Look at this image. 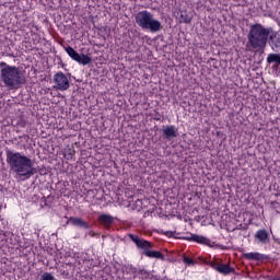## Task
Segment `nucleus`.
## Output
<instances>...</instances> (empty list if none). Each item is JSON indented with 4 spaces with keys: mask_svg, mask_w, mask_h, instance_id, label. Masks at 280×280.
<instances>
[{
    "mask_svg": "<svg viewBox=\"0 0 280 280\" xmlns=\"http://www.w3.org/2000/svg\"><path fill=\"white\" fill-rule=\"evenodd\" d=\"M7 163L16 176H21L22 180H30L32 176L38 174V168L34 167V160L21 152L5 150Z\"/></svg>",
    "mask_w": 280,
    "mask_h": 280,
    "instance_id": "obj_1",
    "label": "nucleus"
},
{
    "mask_svg": "<svg viewBox=\"0 0 280 280\" xmlns=\"http://www.w3.org/2000/svg\"><path fill=\"white\" fill-rule=\"evenodd\" d=\"M0 80L10 91H19V89H23L27 82L21 68L10 66L4 61L0 62Z\"/></svg>",
    "mask_w": 280,
    "mask_h": 280,
    "instance_id": "obj_2",
    "label": "nucleus"
},
{
    "mask_svg": "<svg viewBox=\"0 0 280 280\" xmlns=\"http://www.w3.org/2000/svg\"><path fill=\"white\" fill-rule=\"evenodd\" d=\"M270 30L271 27H266L259 23L252 24L247 34L249 47L257 51L266 49V46L268 45V36H270Z\"/></svg>",
    "mask_w": 280,
    "mask_h": 280,
    "instance_id": "obj_3",
    "label": "nucleus"
},
{
    "mask_svg": "<svg viewBox=\"0 0 280 280\" xmlns=\"http://www.w3.org/2000/svg\"><path fill=\"white\" fill-rule=\"evenodd\" d=\"M135 21L138 24V27H141V30H148L151 34H156V32H161V30H163L161 21L154 19V14L148 10L138 12L135 16Z\"/></svg>",
    "mask_w": 280,
    "mask_h": 280,
    "instance_id": "obj_4",
    "label": "nucleus"
},
{
    "mask_svg": "<svg viewBox=\"0 0 280 280\" xmlns=\"http://www.w3.org/2000/svg\"><path fill=\"white\" fill-rule=\"evenodd\" d=\"M66 51H67L68 56H70V58L72 60H74L79 65H83V67H86V65H91V62H92V59H91V57H89V55H84V54L80 55L71 46L66 47Z\"/></svg>",
    "mask_w": 280,
    "mask_h": 280,
    "instance_id": "obj_5",
    "label": "nucleus"
},
{
    "mask_svg": "<svg viewBox=\"0 0 280 280\" xmlns=\"http://www.w3.org/2000/svg\"><path fill=\"white\" fill-rule=\"evenodd\" d=\"M52 80L55 82L54 89H56L57 91H69L71 83H69V79L66 77L65 73L62 72L55 73Z\"/></svg>",
    "mask_w": 280,
    "mask_h": 280,
    "instance_id": "obj_6",
    "label": "nucleus"
},
{
    "mask_svg": "<svg viewBox=\"0 0 280 280\" xmlns=\"http://www.w3.org/2000/svg\"><path fill=\"white\" fill-rule=\"evenodd\" d=\"M267 45H269L270 49L275 51V54H279L280 51V32L279 31H275V28L272 27L270 28Z\"/></svg>",
    "mask_w": 280,
    "mask_h": 280,
    "instance_id": "obj_7",
    "label": "nucleus"
},
{
    "mask_svg": "<svg viewBox=\"0 0 280 280\" xmlns=\"http://www.w3.org/2000/svg\"><path fill=\"white\" fill-rule=\"evenodd\" d=\"M175 240H187V242H197V244H203L211 247V240L197 234H190L189 236L175 237Z\"/></svg>",
    "mask_w": 280,
    "mask_h": 280,
    "instance_id": "obj_8",
    "label": "nucleus"
},
{
    "mask_svg": "<svg viewBox=\"0 0 280 280\" xmlns=\"http://www.w3.org/2000/svg\"><path fill=\"white\" fill-rule=\"evenodd\" d=\"M178 137V130L173 125H167L162 127V138L166 141H172V139H176Z\"/></svg>",
    "mask_w": 280,
    "mask_h": 280,
    "instance_id": "obj_9",
    "label": "nucleus"
},
{
    "mask_svg": "<svg viewBox=\"0 0 280 280\" xmlns=\"http://www.w3.org/2000/svg\"><path fill=\"white\" fill-rule=\"evenodd\" d=\"M206 264L211 268H213L214 270H217V272H220V275H231V272L235 273V268H232L229 265H224V264L220 265L218 262H211V261H208Z\"/></svg>",
    "mask_w": 280,
    "mask_h": 280,
    "instance_id": "obj_10",
    "label": "nucleus"
},
{
    "mask_svg": "<svg viewBox=\"0 0 280 280\" xmlns=\"http://www.w3.org/2000/svg\"><path fill=\"white\" fill-rule=\"evenodd\" d=\"M67 224H72V226H78L79 229H84L85 231H89V229H91V224H89V222L78 217H70L67 221Z\"/></svg>",
    "mask_w": 280,
    "mask_h": 280,
    "instance_id": "obj_11",
    "label": "nucleus"
},
{
    "mask_svg": "<svg viewBox=\"0 0 280 280\" xmlns=\"http://www.w3.org/2000/svg\"><path fill=\"white\" fill-rule=\"evenodd\" d=\"M129 238L131 240V242H135L136 246L141 250H143V248H152V243L150 241L139 238V236L135 234H129Z\"/></svg>",
    "mask_w": 280,
    "mask_h": 280,
    "instance_id": "obj_12",
    "label": "nucleus"
},
{
    "mask_svg": "<svg viewBox=\"0 0 280 280\" xmlns=\"http://www.w3.org/2000/svg\"><path fill=\"white\" fill-rule=\"evenodd\" d=\"M152 247H145L142 250V255H145V257H150L151 259H161L162 261H165V255H163L161 252L151 250Z\"/></svg>",
    "mask_w": 280,
    "mask_h": 280,
    "instance_id": "obj_13",
    "label": "nucleus"
},
{
    "mask_svg": "<svg viewBox=\"0 0 280 280\" xmlns=\"http://www.w3.org/2000/svg\"><path fill=\"white\" fill-rule=\"evenodd\" d=\"M268 237H270V235L266 230H259L255 233V240L260 242V244H268Z\"/></svg>",
    "mask_w": 280,
    "mask_h": 280,
    "instance_id": "obj_14",
    "label": "nucleus"
},
{
    "mask_svg": "<svg viewBox=\"0 0 280 280\" xmlns=\"http://www.w3.org/2000/svg\"><path fill=\"white\" fill-rule=\"evenodd\" d=\"M98 222L100 224L108 229V226H110V224L115 222V218H113V215L110 214H101L98 217Z\"/></svg>",
    "mask_w": 280,
    "mask_h": 280,
    "instance_id": "obj_15",
    "label": "nucleus"
},
{
    "mask_svg": "<svg viewBox=\"0 0 280 280\" xmlns=\"http://www.w3.org/2000/svg\"><path fill=\"white\" fill-rule=\"evenodd\" d=\"M192 19H194V14H191L189 11L187 10L179 11V23L189 24L191 23Z\"/></svg>",
    "mask_w": 280,
    "mask_h": 280,
    "instance_id": "obj_16",
    "label": "nucleus"
},
{
    "mask_svg": "<svg viewBox=\"0 0 280 280\" xmlns=\"http://www.w3.org/2000/svg\"><path fill=\"white\" fill-rule=\"evenodd\" d=\"M245 259H248L249 261H261L264 259V255L259 253H246L243 254Z\"/></svg>",
    "mask_w": 280,
    "mask_h": 280,
    "instance_id": "obj_17",
    "label": "nucleus"
},
{
    "mask_svg": "<svg viewBox=\"0 0 280 280\" xmlns=\"http://www.w3.org/2000/svg\"><path fill=\"white\" fill-rule=\"evenodd\" d=\"M267 62L269 65H272V62H276V66H275L276 69L279 68V66H280V54L279 52H277V54H275V52L269 54L267 56Z\"/></svg>",
    "mask_w": 280,
    "mask_h": 280,
    "instance_id": "obj_18",
    "label": "nucleus"
},
{
    "mask_svg": "<svg viewBox=\"0 0 280 280\" xmlns=\"http://www.w3.org/2000/svg\"><path fill=\"white\" fill-rule=\"evenodd\" d=\"M73 154H75V151L68 149L65 151V159H67V161H71V159H73Z\"/></svg>",
    "mask_w": 280,
    "mask_h": 280,
    "instance_id": "obj_19",
    "label": "nucleus"
},
{
    "mask_svg": "<svg viewBox=\"0 0 280 280\" xmlns=\"http://www.w3.org/2000/svg\"><path fill=\"white\" fill-rule=\"evenodd\" d=\"M40 280H56V277H54V275H51L49 272H44L40 276Z\"/></svg>",
    "mask_w": 280,
    "mask_h": 280,
    "instance_id": "obj_20",
    "label": "nucleus"
},
{
    "mask_svg": "<svg viewBox=\"0 0 280 280\" xmlns=\"http://www.w3.org/2000/svg\"><path fill=\"white\" fill-rule=\"evenodd\" d=\"M183 260H184V264H187V266H194V259L187 256H184Z\"/></svg>",
    "mask_w": 280,
    "mask_h": 280,
    "instance_id": "obj_21",
    "label": "nucleus"
},
{
    "mask_svg": "<svg viewBox=\"0 0 280 280\" xmlns=\"http://www.w3.org/2000/svg\"><path fill=\"white\" fill-rule=\"evenodd\" d=\"M174 234H176V232H172V231L164 232V235H166V237H174Z\"/></svg>",
    "mask_w": 280,
    "mask_h": 280,
    "instance_id": "obj_22",
    "label": "nucleus"
},
{
    "mask_svg": "<svg viewBox=\"0 0 280 280\" xmlns=\"http://www.w3.org/2000/svg\"><path fill=\"white\" fill-rule=\"evenodd\" d=\"M18 125H20L21 128H25V121L24 120H20L18 122Z\"/></svg>",
    "mask_w": 280,
    "mask_h": 280,
    "instance_id": "obj_23",
    "label": "nucleus"
},
{
    "mask_svg": "<svg viewBox=\"0 0 280 280\" xmlns=\"http://www.w3.org/2000/svg\"><path fill=\"white\" fill-rule=\"evenodd\" d=\"M39 174H40L42 176H45V174H47V171H45V168H40V170H39Z\"/></svg>",
    "mask_w": 280,
    "mask_h": 280,
    "instance_id": "obj_24",
    "label": "nucleus"
},
{
    "mask_svg": "<svg viewBox=\"0 0 280 280\" xmlns=\"http://www.w3.org/2000/svg\"><path fill=\"white\" fill-rule=\"evenodd\" d=\"M139 275H148V271L143 270V269H140L139 270Z\"/></svg>",
    "mask_w": 280,
    "mask_h": 280,
    "instance_id": "obj_25",
    "label": "nucleus"
},
{
    "mask_svg": "<svg viewBox=\"0 0 280 280\" xmlns=\"http://www.w3.org/2000/svg\"><path fill=\"white\" fill-rule=\"evenodd\" d=\"M90 235L94 236V235H95V233H93V232H90Z\"/></svg>",
    "mask_w": 280,
    "mask_h": 280,
    "instance_id": "obj_26",
    "label": "nucleus"
},
{
    "mask_svg": "<svg viewBox=\"0 0 280 280\" xmlns=\"http://www.w3.org/2000/svg\"><path fill=\"white\" fill-rule=\"evenodd\" d=\"M66 277H69V272L66 273Z\"/></svg>",
    "mask_w": 280,
    "mask_h": 280,
    "instance_id": "obj_27",
    "label": "nucleus"
},
{
    "mask_svg": "<svg viewBox=\"0 0 280 280\" xmlns=\"http://www.w3.org/2000/svg\"><path fill=\"white\" fill-rule=\"evenodd\" d=\"M9 56H11L12 58H14V55H9Z\"/></svg>",
    "mask_w": 280,
    "mask_h": 280,
    "instance_id": "obj_28",
    "label": "nucleus"
},
{
    "mask_svg": "<svg viewBox=\"0 0 280 280\" xmlns=\"http://www.w3.org/2000/svg\"><path fill=\"white\" fill-rule=\"evenodd\" d=\"M62 275H66V271H63Z\"/></svg>",
    "mask_w": 280,
    "mask_h": 280,
    "instance_id": "obj_29",
    "label": "nucleus"
},
{
    "mask_svg": "<svg viewBox=\"0 0 280 280\" xmlns=\"http://www.w3.org/2000/svg\"><path fill=\"white\" fill-rule=\"evenodd\" d=\"M276 280H280V278L276 279Z\"/></svg>",
    "mask_w": 280,
    "mask_h": 280,
    "instance_id": "obj_30",
    "label": "nucleus"
}]
</instances>
